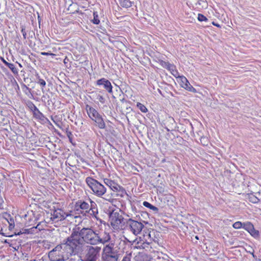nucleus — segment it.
<instances>
[{
  "mask_svg": "<svg viewBox=\"0 0 261 261\" xmlns=\"http://www.w3.org/2000/svg\"><path fill=\"white\" fill-rule=\"evenodd\" d=\"M9 218V219H7L8 222L9 224V229H12L14 227V219L10 217V216H8Z\"/></svg>",
  "mask_w": 261,
  "mask_h": 261,
  "instance_id": "nucleus-32",
  "label": "nucleus"
},
{
  "mask_svg": "<svg viewBox=\"0 0 261 261\" xmlns=\"http://www.w3.org/2000/svg\"><path fill=\"white\" fill-rule=\"evenodd\" d=\"M169 71L175 77H177V75H179V73H178L177 70L176 69V67L174 65V68H171V69H170V70Z\"/></svg>",
  "mask_w": 261,
  "mask_h": 261,
  "instance_id": "nucleus-35",
  "label": "nucleus"
},
{
  "mask_svg": "<svg viewBox=\"0 0 261 261\" xmlns=\"http://www.w3.org/2000/svg\"><path fill=\"white\" fill-rule=\"evenodd\" d=\"M35 119L39 120L41 122L43 123H50L49 120L46 118L43 113H42L39 109L34 112L33 114Z\"/></svg>",
  "mask_w": 261,
  "mask_h": 261,
  "instance_id": "nucleus-16",
  "label": "nucleus"
},
{
  "mask_svg": "<svg viewBox=\"0 0 261 261\" xmlns=\"http://www.w3.org/2000/svg\"><path fill=\"white\" fill-rule=\"evenodd\" d=\"M36 230V228H35V227L34 226L29 229L22 228L19 231H16L15 233L16 235H20V234H33L36 233V232L35 231Z\"/></svg>",
  "mask_w": 261,
  "mask_h": 261,
  "instance_id": "nucleus-19",
  "label": "nucleus"
},
{
  "mask_svg": "<svg viewBox=\"0 0 261 261\" xmlns=\"http://www.w3.org/2000/svg\"><path fill=\"white\" fill-rule=\"evenodd\" d=\"M86 182L92 191L93 193L97 196L101 197L106 192L105 186L94 178L88 176L86 178Z\"/></svg>",
  "mask_w": 261,
  "mask_h": 261,
  "instance_id": "nucleus-5",
  "label": "nucleus"
},
{
  "mask_svg": "<svg viewBox=\"0 0 261 261\" xmlns=\"http://www.w3.org/2000/svg\"><path fill=\"white\" fill-rule=\"evenodd\" d=\"M109 216L110 224L114 230H119L123 229L125 224V219L118 210L110 211Z\"/></svg>",
  "mask_w": 261,
  "mask_h": 261,
  "instance_id": "nucleus-4",
  "label": "nucleus"
},
{
  "mask_svg": "<svg viewBox=\"0 0 261 261\" xmlns=\"http://www.w3.org/2000/svg\"><path fill=\"white\" fill-rule=\"evenodd\" d=\"M36 228V230L38 229L39 231L43 229L42 226H40V224L39 223L38 225L35 227Z\"/></svg>",
  "mask_w": 261,
  "mask_h": 261,
  "instance_id": "nucleus-41",
  "label": "nucleus"
},
{
  "mask_svg": "<svg viewBox=\"0 0 261 261\" xmlns=\"http://www.w3.org/2000/svg\"><path fill=\"white\" fill-rule=\"evenodd\" d=\"M249 252L252 255L253 257H255V255H254L253 252H251L250 251Z\"/></svg>",
  "mask_w": 261,
  "mask_h": 261,
  "instance_id": "nucleus-44",
  "label": "nucleus"
},
{
  "mask_svg": "<svg viewBox=\"0 0 261 261\" xmlns=\"http://www.w3.org/2000/svg\"><path fill=\"white\" fill-rule=\"evenodd\" d=\"M250 234L254 238L257 239L259 238V232L258 230H255L254 227H253V229L249 232Z\"/></svg>",
  "mask_w": 261,
  "mask_h": 261,
  "instance_id": "nucleus-26",
  "label": "nucleus"
},
{
  "mask_svg": "<svg viewBox=\"0 0 261 261\" xmlns=\"http://www.w3.org/2000/svg\"><path fill=\"white\" fill-rule=\"evenodd\" d=\"M104 182L113 191L120 192V196L123 197L126 194L125 189L114 181L106 178L104 179Z\"/></svg>",
  "mask_w": 261,
  "mask_h": 261,
  "instance_id": "nucleus-9",
  "label": "nucleus"
},
{
  "mask_svg": "<svg viewBox=\"0 0 261 261\" xmlns=\"http://www.w3.org/2000/svg\"><path fill=\"white\" fill-rule=\"evenodd\" d=\"M138 246L136 247L138 249H144L146 251L152 252V243L147 241H141L137 243Z\"/></svg>",
  "mask_w": 261,
  "mask_h": 261,
  "instance_id": "nucleus-17",
  "label": "nucleus"
},
{
  "mask_svg": "<svg viewBox=\"0 0 261 261\" xmlns=\"http://www.w3.org/2000/svg\"><path fill=\"white\" fill-rule=\"evenodd\" d=\"M178 77L180 80V85L181 87L189 91L194 93L196 92V89L190 84L186 77L184 76H179Z\"/></svg>",
  "mask_w": 261,
  "mask_h": 261,
  "instance_id": "nucleus-12",
  "label": "nucleus"
},
{
  "mask_svg": "<svg viewBox=\"0 0 261 261\" xmlns=\"http://www.w3.org/2000/svg\"><path fill=\"white\" fill-rule=\"evenodd\" d=\"M212 24L214 25H215V26H217L218 27H220V25L219 24H217V23H215V22L213 21L212 22Z\"/></svg>",
  "mask_w": 261,
  "mask_h": 261,
  "instance_id": "nucleus-43",
  "label": "nucleus"
},
{
  "mask_svg": "<svg viewBox=\"0 0 261 261\" xmlns=\"http://www.w3.org/2000/svg\"><path fill=\"white\" fill-rule=\"evenodd\" d=\"M86 110L89 116V117L93 120L94 119H96L100 115L94 108L87 105L86 106Z\"/></svg>",
  "mask_w": 261,
  "mask_h": 261,
  "instance_id": "nucleus-15",
  "label": "nucleus"
},
{
  "mask_svg": "<svg viewBox=\"0 0 261 261\" xmlns=\"http://www.w3.org/2000/svg\"><path fill=\"white\" fill-rule=\"evenodd\" d=\"M144 227V225L142 222L134 220L132 218L125 219V226L124 228L135 236L140 234Z\"/></svg>",
  "mask_w": 261,
  "mask_h": 261,
  "instance_id": "nucleus-6",
  "label": "nucleus"
},
{
  "mask_svg": "<svg viewBox=\"0 0 261 261\" xmlns=\"http://www.w3.org/2000/svg\"><path fill=\"white\" fill-rule=\"evenodd\" d=\"M77 252L69 237L58 245L48 253V257L51 261H64L72 254Z\"/></svg>",
  "mask_w": 261,
  "mask_h": 261,
  "instance_id": "nucleus-2",
  "label": "nucleus"
},
{
  "mask_svg": "<svg viewBox=\"0 0 261 261\" xmlns=\"http://www.w3.org/2000/svg\"><path fill=\"white\" fill-rule=\"evenodd\" d=\"M120 6L125 8H130L133 3L129 0H118Z\"/></svg>",
  "mask_w": 261,
  "mask_h": 261,
  "instance_id": "nucleus-22",
  "label": "nucleus"
},
{
  "mask_svg": "<svg viewBox=\"0 0 261 261\" xmlns=\"http://www.w3.org/2000/svg\"><path fill=\"white\" fill-rule=\"evenodd\" d=\"M114 246L113 243H110L103 248L101 257L103 261H117L118 256L114 250Z\"/></svg>",
  "mask_w": 261,
  "mask_h": 261,
  "instance_id": "nucleus-7",
  "label": "nucleus"
},
{
  "mask_svg": "<svg viewBox=\"0 0 261 261\" xmlns=\"http://www.w3.org/2000/svg\"><path fill=\"white\" fill-rule=\"evenodd\" d=\"M71 215L68 212H65L61 208H57L55 210L51 213L50 219L54 222L62 221L65 220L67 217L70 216Z\"/></svg>",
  "mask_w": 261,
  "mask_h": 261,
  "instance_id": "nucleus-8",
  "label": "nucleus"
},
{
  "mask_svg": "<svg viewBox=\"0 0 261 261\" xmlns=\"http://www.w3.org/2000/svg\"><path fill=\"white\" fill-rule=\"evenodd\" d=\"M80 229V227H78L76 229H73L69 236L77 252L81 249L84 243L92 246L98 245L97 230H94L88 227Z\"/></svg>",
  "mask_w": 261,
  "mask_h": 261,
  "instance_id": "nucleus-1",
  "label": "nucleus"
},
{
  "mask_svg": "<svg viewBox=\"0 0 261 261\" xmlns=\"http://www.w3.org/2000/svg\"><path fill=\"white\" fill-rule=\"evenodd\" d=\"M253 227H254V225L251 222L249 221L243 222V228L247 231L248 232H250L251 229H253Z\"/></svg>",
  "mask_w": 261,
  "mask_h": 261,
  "instance_id": "nucleus-25",
  "label": "nucleus"
},
{
  "mask_svg": "<svg viewBox=\"0 0 261 261\" xmlns=\"http://www.w3.org/2000/svg\"><path fill=\"white\" fill-rule=\"evenodd\" d=\"M159 64L162 66V67L167 69L170 71L171 68H174V64H170L168 62H165L163 60H160L159 61Z\"/></svg>",
  "mask_w": 261,
  "mask_h": 261,
  "instance_id": "nucleus-21",
  "label": "nucleus"
},
{
  "mask_svg": "<svg viewBox=\"0 0 261 261\" xmlns=\"http://www.w3.org/2000/svg\"><path fill=\"white\" fill-rule=\"evenodd\" d=\"M196 239H198V238L197 237V236L196 237Z\"/></svg>",
  "mask_w": 261,
  "mask_h": 261,
  "instance_id": "nucleus-47",
  "label": "nucleus"
},
{
  "mask_svg": "<svg viewBox=\"0 0 261 261\" xmlns=\"http://www.w3.org/2000/svg\"><path fill=\"white\" fill-rule=\"evenodd\" d=\"M131 254H129L123 257L122 261H130Z\"/></svg>",
  "mask_w": 261,
  "mask_h": 261,
  "instance_id": "nucleus-38",
  "label": "nucleus"
},
{
  "mask_svg": "<svg viewBox=\"0 0 261 261\" xmlns=\"http://www.w3.org/2000/svg\"><path fill=\"white\" fill-rule=\"evenodd\" d=\"M143 205L145 207L149 208V209L152 210L155 214H157L159 213V208L157 207L152 205L151 204H150L149 202H148L147 201H144L143 202Z\"/></svg>",
  "mask_w": 261,
  "mask_h": 261,
  "instance_id": "nucleus-23",
  "label": "nucleus"
},
{
  "mask_svg": "<svg viewBox=\"0 0 261 261\" xmlns=\"http://www.w3.org/2000/svg\"><path fill=\"white\" fill-rule=\"evenodd\" d=\"M137 107L142 113H145L148 111V109L146 107L140 102L137 103Z\"/></svg>",
  "mask_w": 261,
  "mask_h": 261,
  "instance_id": "nucleus-30",
  "label": "nucleus"
},
{
  "mask_svg": "<svg viewBox=\"0 0 261 261\" xmlns=\"http://www.w3.org/2000/svg\"><path fill=\"white\" fill-rule=\"evenodd\" d=\"M20 28H21V32L22 34L23 39H27V31L25 30V27L23 25H21Z\"/></svg>",
  "mask_w": 261,
  "mask_h": 261,
  "instance_id": "nucleus-37",
  "label": "nucleus"
},
{
  "mask_svg": "<svg viewBox=\"0 0 261 261\" xmlns=\"http://www.w3.org/2000/svg\"><path fill=\"white\" fill-rule=\"evenodd\" d=\"M36 82L39 84L41 87H44L46 85V82L45 81L41 79L40 77V76L38 75V74H37V75H36Z\"/></svg>",
  "mask_w": 261,
  "mask_h": 261,
  "instance_id": "nucleus-27",
  "label": "nucleus"
},
{
  "mask_svg": "<svg viewBox=\"0 0 261 261\" xmlns=\"http://www.w3.org/2000/svg\"><path fill=\"white\" fill-rule=\"evenodd\" d=\"M136 261H150V258L146 255H139L137 257Z\"/></svg>",
  "mask_w": 261,
  "mask_h": 261,
  "instance_id": "nucleus-28",
  "label": "nucleus"
},
{
  "mask_svg": "<svg viewBox=\"0 0 261 261\" xmlns=\"http://www.w3.org/2000/svg\"><path fill=\"white\" fill-rule=\"evenodd\" d=\"M93 19L92 20V22L95 24H98L100 22V20L99 19L98 15L97 12H93Z\"/></svg>",
  "mask_w": 261,
  "mask_h": 261,
  "instance_id": "nucleus-31",
  "label": "nucleus"
},
{
  "mask_svg": "<svg viewBox=\"0 0 261 261\" xmlns=\"http://www.w3.org/2000/svg\"><path fill=\"white\" fill-rule=\"evenodd\" d=\"M24 217L26 218L27 217V215H25Z\"/></svg>",
  "mask_w": 261,
  "mask_h": 261,
  "instance_id": "nucleus-46",
  "label": "nucleus"
},
{
  "mask_svg": "<svg viewBox=\"0 0 261 261\" xmlns=\"http://www.w3.org/2000/svg\"><path fill=\"white\" fill-rule=\"evenodd\" d=\"M74 209L79 214H88V212H89V203L85 201L79 200L76 202Z\"/></svg>",
  "mask_w": 261,
  "mask_h": 261,
  "instance_id": "nucleus-10",
  "label": "nucleus"
},
{
  "mask_svg": "<svg viewBox=\"0 0 261 261\" xmlns=\"http://www.w3.org/2000/svg\"><path fill=\"white\" fill-rule=\"evenodd\" d=\"M95 122V125L100 129H104L106 127V123L100 115L96 119H94L93 120Z\"/></svg>",
  "mask_w": 261,
  "mask_h": 261,
  "instance_id": "nucleus-18",
  "label": "nucleus"
},
{
  "mask_svg": "<svg viewBox=\"0 0 261 261\" xmlns=\"http://www.w3.org/2000/svg\"><path fill=\"white\" fill-rule=\"evenodd\" d=\"M7 67H9L11 69V70L14 74L18 73L17 69H16V68L15 67V65L13 64H12V63L8 64Z\"/></svg>",
  "mask_w": 261,
  "mask_h": 261,
  "instance_id": "nucleus-33",
  "label": "nucleus"
},
{
  "mask_svg": "<svg viewBox=\"0 0 261 261\" xmlns=\"http://www.w3.org/2000/svg\"><path fill=\"white\" fill-rule=\"evenodd\" d=\"M111 239V235L109 232L105 231L103 233L99 234V231H98V244H102L105 245V244L109 243Z\"/></svg>",
  "mask_w": 261,
  "mask_h": 261,
  "instance_id": "nucleus-13",
  "label": "nucleus"
},
{
  "mask_svg": "<svg viewBox=\"0 0 261 261\" xmlns=\"http://www.w3.org/2000/svg\"><path fill=\"white\" fill-rule=\"evenodd\" d=\"M26 106L29 109V110L32 112L33 114L34 112L36 111L38 109L34 104V103L31 100H28L26 103Z\"/></svg>",
  "mask_w": 261,
  "mask_h": 261,
  "instance_id": "nucleus-24",
  "label": "nucleus"
},
{
  "mask_svg": "<svg viewBox=\"0 0 261 261\" xmlns=\"http://www.w3.org/2000/svg\"><path fill=\"white\" fill-rule=\"evenodd\" d=\"M41 54L42 55H43V56H49V55H50V56H55V55L53 54V53H47V52H42L41 53Z\"/></svg>",
  "mask_w": 261,
  "mask_h": 261,
  "instance_id": "nucleus-40",
  "label": "nucleus"
},
{
  "mask_svg": "<svg viewBox=\"0 0 261 261\" xmlns=\"http://www.w3.org/2000/svg\"><path fill=\"white\" fill-rule=\"evenodd\" d=\"M98 99L102 103H104L105 102V98L101 95H99L98 96Z\"/></svg>",
  "mask_w": 261,
  "mask_h": 261,
  "instance_id": "nucleus-39",
  "label": "nucleus"
},
{
  "mask_svg": "<svg viewBox=\"0 0 261 261\" xmlns=\"http://www.w3.org/2000/svg\"><path fill=\"white\" fill-rule=\"evenodd\" d=\"M243 223L240 221H237L234 223L232 225V226L235 229H240L243 228Z\"/></svg>",
  "mask_w": 261,
  "mask_h": 261,
  "instance_id": "nucleus-34",
  "label": "nucleus"
},
{
  "mask_svg": "<svg viewBox=\"0 0 261 261\" xmlns=\"http://www.w3.org/2000/svg\"><path fill=\"white\" fill-rule=\"evenodd\" d=\"M1 230H2V228H0V231H1Z\"/></svg>",
  "mask_w": 261,
  "mask_h": 261,
  "instance_id": "nucleus-49",
  "label": "nucleus"
},
{
  "mask_svg": "<svg viewBox=\"0 0 261 261\" xmlns=\"http://www.w3.org/2000/svg\"><path fill=\"white\" fill-rule=\"evenodd\" d=\"M3 63L5 64V65L7 66H8V64H10V63H8L6 61H5L4 59H3Z\"/></svg>",
  "mask_w": 261,
  "mask_h": 261,
  "instance_id": "nucleus-42",
  "label": "nucleus"
},
{
  "mask_svg": "<svg viewBox=\"0 0 261 261\" xmlns=\"http://www.w3.org/2000/svg\"><path fill=\"white\" fill-rule=\"evenodd\" d=\"M249 200L253 203H257L259 201V199L253 194L249 195Z\"/></svg>",
  "mask_w": 261,
  "mask_h": 261,
  "instance_id": "nucleus-29",
  "label": "nucleus"
},
{
  "mask_svg": "<svg viewBox=\"0 0 261 261\" xmlns=\"http://www.w3.org/2000/svg\"><path fill=\"white\" fill-rule=\"evenodd\" d=\"M19 66L21 67V65L20 64H19Z\"/></svg>",
  "mask_w": 261,
  "mask_h": 261,
  "instance_id": "nucleus-48",
  "label": "nucleus"
},
{
  "mask_svg": "<svg viewBox=\"0 0 261 261\" xmlns=\"http://www.w3.org/2000/svg\"><path fill=\"white\" fill-rule=\"evenodd\" d=\"M28 220L29 221V222H30V221H31V218H29Z\"/></svg>",
  "mask_w": 261,
  "mask_h": 261,
  "instance_id": "nucleus-45",
  "label": "nucleus"
},
{
  "mask_svg": "<svg viewBox=\"0 0 261 261\" xmlns=\"http://www.w3.org/2000/svg\"><path fill=\"white\" fill-rule=\"evenodd\" d=\"M101 247L87 245L77 252L82 261H97L100 256Z\"/></svg>",
  "mask_w": 261,
  "mask_h": 261,
  "instance_id": "nucleus-3",
  "label": "nucleus"
},
{
  "mask_svg": "<svg viewBox=\"0 0 261 261\" xmlns=\"http://www.w3.org/2000/svg\"><path fill=\"white\" fill-rule=\"evenodd\" d=\"M197 19L199 21H208V19L202 14H198Z\"/></svg>",
  "mask_w": 261,
  "mask_h": 261,
  "instance_id": "nucleus-36",
  "label": "nucleus"
},
{
  "mask_svg": "<svg viewBox=\"0 0 261 261\" xmlns=\"http://www.w3.org/2000/svg\"><path fill=\"white\" fill-rule=\"evenodd\" d=\"M5 243H8L10 247H12L15 250H18L20 246L21 245L20 244V242H17L16 241L13 240H6Z\"/></svg>",
  "mask_w": 261,
  "mask_h": 261,
  "instance_id": "nucleus-20",
  "label": "nucleus"
},
{
  "mask_svg": "<svg viewBox=\"0 0 261 261\" xmlns=\"http://www.w3.org/2000/svg\"><path fill=\"white\" fill-rule=\"evenodd\" d=\"M97 86H102L103 88L109 93L113 92V86L111 83L105 78H101L96 81Z\"/></svg>",
  "mask_w": 261,
  "mask_h": 261,
  "instance_id": "nucleus-11",
  "label": "nucleus"
},
{
  "mask_svg": "<svg viewBox=\"0 0 261 261\" xmlns=\"http://www.w3.org/2000/svg\"><path fill=\"white\" fill-rule=\"evenodd\" d=\"M89 201L90 204H89V212H88V214L93 217L97 218V215L98 213L97 204L90 199H89Z\"/></svg>",
  "mask_w": 261,
  "mask_h": 261,
  "instance_id": "nucleus-14",
  "label": "nucleus"
}]
</instances>
